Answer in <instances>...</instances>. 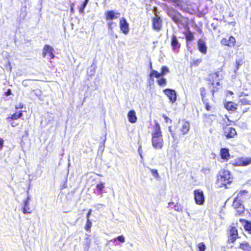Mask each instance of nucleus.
<instances>
[{"label": "nucleus", "instance_id": "9b49d317", "mask_svg": "<svg viewBox=\"0 0 251 251\" xmlns=\"http://www.w3.org/2000/svg\"><path fill=\"white\" fill-rule=\"evenodd\" d=\"M194 200L195 203L198 205L203 204L205 198L202 190L200 189L194 191Z\"/></svg>", "mask_w": 251, "mask_h": 251}, {"label": "nucleus", "instance_id": "6e6d98bb", "mask_svg": "<svg viewBox=\"0 0 251 251\" xmlns=\"http://www.w3.org/2000/svg\"><path fill=\"white\" fill-rule=\"evenodd\" d=\"M199 32L200 33H201V32H202V30H201V29H199Z\"/></svg>", "mask_w": 251, "mask_h": 251}, {"label": "nucleus", "instance_id": "79ce46f5", "mask_svg": "<svg viewBox=\"0 0 251 251\" xmlns=\"http://www.w3.org/2000/svg\"><path fill=\"white\" fill-rule=\"evenodd\" d=\"M33 92L38 97H40L42 95V91L39 89H36L33 90Z\"/></svg>", "mask_w": 251, "mask_h": 251}, {"label": "nucleus", "instance_id": "4be33fe9", "mask_svg": "<svg viewBox=\"0 0 251 251\" xmlns=\"http://www.w3.org/2000/svg\"><path fill=\"white\" fill-rule=\"evenodd\" d=\"M239 222L242 224L244 229L251 234V222L244 219H240Z\"/></svg>", "mask_w": 251, "mask_h": 251}, {"label": "nucleus", "instance_id": "de8ad7c7", "mask_svg": "<svg viewBox=\"0 0 251 251\" xmlns=\"http://www.w3.org/2000/svg\"><path fill=\"white\" fill-rule=\"evenodd\" d=\"M12 94L11 91L10 89H7L6 92H5V96H8Z\"/></svg>", "mask_w": 251, "mask_h": 251}, {"label": "nucleus", "instance_id": "4468645a", "mask_svg": "<svg viewBox=\"0 0 251 251\" xmlns=\"http://www.w3.org/2000/svg\"><path fill=\"white\" fill-rule=\"evenodd\" d=\"M120 28L124 34H127L129 31V25L126 19L123 17L120 19L119 22Z\"/></svg>", "mask_w": 251, "mask_h": 251}, {"label": "nucleus", "instance_id": "5fc2aeb1", "mask_svg": "<svg viewBox=\"0 0 251 251\" xmlns=\"http://www.w3.org/2000/svg\"><path fill=\"white\" fill-rule=\"evenodd\" d=\"M11 125L12 127H15V126H16V125H15L14 123H11Z\"/></svg>", "mask_w": 251, "mask_h": 251}, {"label": "nucleus", "instance_id": "aec40b11", "mask_svg": "<svg viewBox=\"0 0 251 251\" xmlns=\"http://www.w3.org/2000/svg\"><path fill=\"white\" fill-rule=\"evenodd\" d=\"M224 107L228 111L235 112L237 111L236 103L232 101H225L224 103Z\"/></svg>", "mask_w": 251, "mask_h": 251}, {"label": "nucleus", "instance_id": "a19ab883", "mask_svg": "<svg viewBox=\"0 0 251 251\" xmlns=\"http://www.w3.org/2000/svg\"><path fill=\"white\" fill-rule=\"evenodd\" d=\"M162 117L164 119L165 122L166 123L171 124L172 123V120L171 119H170L168 117H167L166 115L163 114L162 115Z\"/></svg>", "mask_w": 251, "mask_h": 251}, {"label": "nucleus", "instance_id": "7ed1b4c3", "mask_svg": "<svg viewBox=\"0 0 251 251\" xmlns=\"http://www.w3.org/2000/svg\"><path fill=\"white\" fill-rule=\"evenodd\" d=\"M178 123L180 125L179 128V133L177 131L173 130L172 129L171 126L169 127V131L174 140H178L181 136L187 134L191 128L190 122L184 119H179Z\"/></svg>", "mask_w": 251, "mask_h": 251}, {"label": "nucleus", "instance_id": "cd10ccee", "mask_svg": "<svg viewBox=\"0 0 251 251\" xmlns=\"http://www.w3.org/2000/svg\"><path fill=\"white\" fill-rule=\"evenodd\" d=\"M238 248L243 251H251V245L247 241L239 243Z\"/></svg>", "mask_w": 251, "mask_h": 251}, {"label": "nucleus", "instance_id": "20e7f679", "mask_svg": "<svg viewBox=\"0 0 251 251\" xmlns=\"http://www.w3.org/2000/svg\"><path fill=\"white\" fill-rule=\"evenodd\" d=\"M219 76V72H214L210 74L207 79V80L209 82L208 83V87L213 96L214 95V93L217 92L220 88V82L218 81H216Z\"/></svg>", "mask_w": 251, "mask_h": 251}, {"label": "nucleus", "instance_id": "f03ea898", "mask_svg": "<svg viewBox=\"0 0 251 251\" xmlns=\"http://www.w3.org/2000/svg\"><path fill=\"white\" fill-rule=\"evenodd\" d=\"M163 139L160 126L155 123L151 132V144L156 149H161L163 146Z\"/></svg>", "mask_w": 251, "mask_h": 251}, {"label": "nucleus", "instance_id": "a18cd8bd", "mask_svg": "<svg viewBox=\"0 0 251 251\" xmlns=\"http://www.w3.org/2000/svg\"><path fill=\"white\" fill-rule=\"evenodd\" d=\"M235 63H236V69H238L239 67L242 64V60H236Z\"/></svg>", "mask_w": 251, "mask_h": 251}, {"label": "nucleus", "instance_id": "4d7b16f0", "mask_svg": "<svg viewBox=\"0 0 251 251\" xmlns=\"http://www.w3.org/2000/svg\"><path fill=\"white\" fill-rule=\"evenodd\" d=\"M99 176H102L100 175H98Z\"/></svg>", "mask_w": 251, "mask_h": 251}, {"label": "nucleus", "instance_id": "864d4df0", "mask_svg": "<svg viewBox=\"0 0 251 251\" xmlns=\"http://www.w3.org/2000/svg\"><path fill=\"white\" fill-rule=\"evenodd\" d=\"M89 1V0H84L83 2L84 3V4H87V3H88Z\"/></svg>", "mask_w": 251, "mask_h": 251}, {"label": "nucleus", "instance_id": "c03bdc74", "mask_svg": "<svg viewBox=\"0 0 251 251\" xmlns=\"http://www.w3.org/2000/svg\"><path fill=\"white\" fill-rule=\"evenodd\" d=\"M24 107H25V105H24V103L20 102L19 103L18 105H15V109L18 110L19 109H23L24 108Z\"/></svg>", "mask_w": 251, "mask_h": 251}, {"label": "nucleus", "instance_id": "a878e982", "mask_svg": "<svg viewBox=\"0 0 251 251\" xmlns=\"http://www.w3.org/2000/svg\"><path fill=\"white\" fill-rule=\"evenodd\" d=\"M23 113L22 111L16 112L12 114L10 117L7 118V121L10 122V120H17L23 117Z\"/></svg>", "mask_w": 251, "mask_h": 251}, {"label": "nucleus", "instance_id": "58836bf2", "mask_svg": "<svg viewBox=\"0 0 251 251\" xmlns=\"http://www.w3.org/2000/svg\"><path fill=\"white\" fill-rule=\"evenodd\" d=\"M197 247L199 249L198 251H205L206 247L204 243L201 242L198 244Z\"/></svg>", "mask_w": 251, "mask_h": 251}, {"label": "nucleus", "instance_id": "a211bd4d", "mask_svg": "<svg viewBox=\"0 0 251 251\" xmlns=\"http://www.w3.org/2000/svg\"><path fill=\"white\" fill-rule=\"evenodd\" d=\"M164 93L167 96L172 103H174L176 100V94L174 90L166 89L163 90Z\"/></svg>", "mask_w": 251, "mask_h": 251}, {"label": "nucleus", "instance_id": "7c9ffc66", "mask_svg": "<svg viewBox=\"0 0 251 251\" xmlns=\"http://www.w3.org/2000/svg\"><path fill=\"white\" fill-rule=\"evenodd\" d=\"M161 76H162L161 73H159L156 70H152L150 74V77L153 76L155 78H159Z\"/></svg>", "mask_w": 251, "mask_h": 251}, {"label": "nucleus", "instance_id": "f704fd0d", "mask_svg": "<svg viewBox=\"0 0 251 251\" xmlns=\"http://www.w3.org/2000/svg\"><path fill=\"white\" fill-rule=\"evenodd\" d=\"M97 190L98 191V193H101V191L104 188V183L102 182H100L99 184H97L96 185Z\"/></svg>", "mask_w": 251, "mask_h": 251}, {"label": "nucleus", "instance_id": "4c0bfd02", "mask_svg": "<svg viewBox=\"0 0 251 251\" xmlns=\"http://www.w3.org/2000/svg\"><path fill=\"white\" fill-rule=\"evenodd\" d=\"M150 171H151V172L152 175L156 179H159V174H158L157 170L154 169H151Z\"/></svg>", "mask_w": 251, "mask_h": 251}, {"label": "nucleus", "instance_id": "603ef678", "mask_svg": "<svg viewBox=\"0 0 251 251\" xmlns=\"http://www.w3.org/2000/svg\"><path fill=\"white\" fill-rule=\"evenodd\" d=\"M89 1V0H84L83 2L84 3V4H87V3H88Z\"/></svg>", "mask_w": 251, "mask_h": 251}, {"label": "nucleus", "instance_id": "1a4fd4ad", "mask_svg": "<svg viewBox=\"0 0 251 251\" xmlns=\"http://www.w3.org/2000/svg\"><path fill=\"white\" fill-rule=\"evenodd\" d=\"M223 130V135L226 139H234L237 136V132L234 127L225 126Z\"/></svg>", "mask_w": 251, "mask_h": 251}, {"label": "nucleus", "instance_id": "dca6fc26", "mask_svg": "<svg viewBox=\"0 0 251 251\" xmlns=\"http://www.w3.org/2000/svg\"><path fill=\"white\" fill-rule=\"evenodd\" d=\"M215 114H206L203 115V122L205 126H209L212 125L213 121L216 119Z\"/></svg>", "mask_w": 251, "mask_h": 251}, {"label": "nucleus", "instance_id": "6ab92c4d", "mask_svg": "<svg viewBox=\"0 0 251 251\" xmlns=\"http://www.w3.org/2000/svg\"><path fill=\"white\" fill-rule=\"evenodd\" d=\"M220 155L223 160L226 161H228L230 158L229 149L226 148H221L220 151Z\"/></svg>", "mask_w": 251, "mask_h": 251}, {"label": "nucleus", "instance_id": "ddd939ff", "mask_svg": "<svg viewBox=\"0 0 251 251\" xmlns=\"http://www.w3.org/2000/svg\"><path fill=\"white\" fill-rule=\"evenodd\" d=\"M232 206L236 211V215L241 216L244 213L245 208L242 202L233 200Z\"/></svg>", "mask_w": 251, "mask_h": 251}, {"label": "nucleus", "instance_id": "423d86ee", "mask_svg": "<svg viewBox=\"0 0 251 251\" xmlns=\"http://www.w3.org/2000/svg\"><path fill=\"white\" fill-rule=\"evenodd\" d=\"M227 243H234L237 239L239 238V234L237 228L232 226H230L227 230Z\"/></svg>", "mask_w": 251, "mask_h": 251}, {"label": "nucleus", "instance_id": "6e6552de", "mask_svg": "<svg viewBox=\"0 0 251 251\" xmlns=\"http://www.w3.org/2000/svg\"><path fill=\"white\" fill-rule=\"evenodd\" d=\"M200 91L201 100L204 104L205 109L207 111H212L214 109V107L213 105L207 101L206 98L207 92L205 88L203 87L200 88Z\"/></svg>", "mask_w": 251, "mask_h": 251}, {"label": "nucleus", "instance_id": "2f4dec72", "mask_svg": "<svg viewBox=\"0 0 251 251\" xmlns=\"http://www.w3.org/2000/svg\"><path fill=\"white\" fill-rule=\"evenodd\" d=\"M92 224L90 219L86 220V225L84 226L85 229L89 232L91 231V228L92 227Z\"/></svg>", "mask_w": 251, "mask_h": 251}, {"label": "nucleus", "instance_id": "72a5a7b5", "mask_svg": "<svg viewBox=\"0 0 251 251\" xmlns=\"http://www.w3.org/2000/svg\"><path fill=\"white\" fill-rule=\"evenodd\" d=\"M157 83L160 86H165L167 84V81L165 78L162 77L157 80Z\"/></svg>", "mask_w": 251, "mask_h": 251}, {"label": "nucleus", "instance_id": "f8f14e48", "mask_svg": "<svg viewBox=\"0 0 251 251\" xmlns=\"http://www.w3.org/2000/svg\"><path fill=\"white\" fill-rule=\"evenodd\" d=\"M220 43L224 46L232 48L235 47L236 41L234 36H230L228 38H223L220 41Z\"/></svg>", "mask_w": 251, "mask_h": 251}, {"label": "nucleus", "instance_id": "37998d69", "mask_svg": "<svg viewBox=\"0 0 251 251\" xmlns=\"http://www.w3.org/2000/svg\"><path fill=\"white\" fill-rule=\"evenodd\" d=\"M87 4H84V2L80 5V7L79 8V12L80 13H83L84 9L86 7V6Z\"/></svg>", "mask_w": 251, "mask_h": 251}, {"label": "nucleus", "instance_id": "e433bc0d", "mask_svg": "<svg viewBox=\"0 0 251 251\" xmlns=\"http://www.w3.org/2000/svg\"><path fill=\"white\" fill-rule=\"evenodd\" d=\"M202 61V59L201 58H200V59H196V60H193L191 63V64H190V66L191 67H196V66H198V65H199V64L201 63V62Z\"/></svg>", "mask_w": 251, "mask_h": 251}, {"label": "nucleus", "instance_id": "c9c22d12", "mask_svg": "<svg viewBox=\"0 0 251 251\" xmlns=\"http://www.w3.org/2000/svg\"><path fill=\"white\" fill-rule=\"evenodd\" d=\"M117 240H118L121 243H123L125 242V237L123 235H121L117 237L114 238L112 241L113 242H115Z\"/></svg>", "mask_w": 251, "mask_h": 251}, {"label": "nucleus", "instance_id": "b1692460", "mask_svg": "<svg viewBox=\"0 0 251 251\" xmlns=\"http://www.w3.org/2000/svg\"><path fill=\"white\" fill-rule=\"evenodd\" d=\"M127 117L129 122L130 123L134 124L137 122V117L136 115V112L134 110H130L127 113Z\"/></svg>", "mask_w": 251, "mask_h": 251}, {"label": "nucleus", "instance_id": "39448f33", "mask_svg": "<svg viewBox=\"0 0 251 251\" xmlns=\"http://www.w3.org/2000/svg\"><path fill=\"white\" fill-rule=\"evenodd\" d=\"M120 12H116L114 10H107L104 13L105 19L106 21H110L107 23L109 29L112 28V25L114 24L111 22L112 20L118 19L120 17Z\"/></svg>", "mask_w": 251, "mask_h": 251}, {"label": "nucleus", "instance_id": "393cba45", "mask_svg": "<svg viewBox=\"0 0 251 251\" xmlns=\"http://www.w3.org/2000/svg\"><path fill=\"white\" fill-rule=\"evenodd\" d=\"M183 34L185 35L187 42H191L194 40L195 37L194 33L189 30L188 27L187 28V29L183 32Z\"/></svg>", "mask_w": 251, "mask_h": 251}, {"label": "nucleus", "instance_id": "8fccbe9b", "mask_svg": "<svg viewBox=\"0 0 251 251\" xmlns=\"http://www.w3.org/2000/svg\"><path fill=\"white\" fill-rule=\"evenodd\" d=\"M70 9H71V13H74V4L73 3H71L70 4Z\"/></svg>", "mask_w": 251, "mask_h": 251}, {"label": "nucleus", "instance_id": "c756f323", "mask_svg": "<svg viewBox=\"0 0 251 251\" xmlns=\"http://www.w3.org/2000/svg\"><path fill=\"white\" fill-rule=\"evenodd\" d=\"M236 105L237 111H236L235 112L238 113L243 114L248 111V110L249 109V108L244 107L243 105L241 104V103H239V102L237 103H236Z\"/></svg>", "mask_w": 251, "mask_h": 251}, {"label": "nucleus", "instance_id": "f257e3e1", "mask_svg": "<svg viewBox=\"0 0 251 251\" xmlns=\"http://www.w3.org/2000/svg\"><path fill=\"white\" fill-rule=\"evenodd\" d=\"M233 177L231 173L228 170H221L216 176L215 184L218 188L227 189L233 182Z\"/></svg>", "mask_w": 251, "mask_h": 251}, {"label": "nucleus", "instance_id": "bb28decb", "mask_svg": "<svg viewBox=\"0 0 251 251\" xmlns=\"http://www.w3.org/2000/svg\"><path fill=\"white\" fill-rule=\"evenodd\" d=\"M170 16L172 20L176 24H178L181 23L180 14L178 12L174 11V14H170Z\"/></svg>", "mask_w": 251, "mask_h": 251}, {"label": "nucleus", "instance_id": "ea45409f", "mask_svg": "<svg viewBox=\"0 0 251 251\" xmlns=\"http://www.w3.org/2000/svg\"><path fill=\"white\" fill-rule=\"evenodd\" d=\"M169 72V69L166 66H162L161 68V74L162 75H164Z\"/></svg>", "mask_w": 251, "mask_h": 251}, {"label": "nucleus", "instance_id": "2eb2a0df", "mask_svg": "<svg viewBox=\"0 0 251 251\" xmlns=\"http://www.w3.org/2000/svg\"><path fill=\"white\" fill-rule=\"evenodd\" d=\"M152 27L153 29L158 31L162 28V20L157 15H155L152 20Z\"/></svg>", "mask_w": 251, "mask_h": 251}, {"label": "nucleus", "instance_id": "473e14b6", "mask_svg": "<svg viewBox=\"0 0 251 251\" xmlns=\"http://www.w3.org/2000/svg\"><path fill=\"white\" fill-rule=\"evenodd\" d=\"M238 102L243 105L244 107L246 105H250L251 101L246 99H242L239 100Z\"/></svg>", "mask_w": 251, "mask_h": 251}, {"label": "nucleus", "instance_id": "5701e85b", "mask_svg": "<svg viewBox=\"0 0 251 251\" xmlns=\"http://www.w3.org/2000/svg\"><path fill=\"white\" fill-rule=\"evenodd\" d=\"M198 48L201 53L204 54L206 53L207 48L204 41L201 39L198 41Z\"/></svg>", "mask_w": 251, "mask_h": 251}, {"label": "nucleus", "instance_id": "3c124183", "mask_svg": "<svg viewBox=\"0 0 251 251\" xmlns=\"http://www.w3.org/2000/svg\"><path fill=\"white\" fill-rule=\"evenodd\" d=\"M233 94V92L231 91H226V95H232Z\"/></svg>", "mask_w": 251, "mask_h": 251}, {"label": "nucleus", "instance_id": "9d476101", "mask_svg": "<svg viewBox=\"0 0 251 251\" xmlns=\"http://www.w3.org/2000/svg\"><path fill=\"white\" fill-rule=\"evenodd\" d=\"M251 197V194L246 190H240L233 200L240 202H244Z\"/></svg>", "mask_w": 251, "mask_h": 251}, {"label": "nucleus", "instance_id": "49530a36", "mask_svg": "<svg viewBox=\"0 0 251 251\" xmlns=\"http://www.w3.org/2000/svg\"><path fill=\"white\" fill-rule=\"evenodd\" d=\"M91 212H92V209H89L88 212L86 215V218L87 220L90 219V216L91 214Z\"/></svg>", "mask_w": 251, "mask_h": 251}, {"label": "nucleus", "instance_id": "412c9836", "mask_svg": "<svg viewBox=\"0 0 251 251\" xmlns=\"http://www.w3.org/2000/svg\"><path fill=\"white\" fill-rule=\"evenodd\" d=\"M30 199L27 197L24 202V206L23 207V212L24 214H31L32 213V210L30 207L29 201Z\"/></svg>", "mask_w": 251, "mask_h": 251}, {"label": "nucleus", "instance_id": "09e8293b", "mask_svg": "<svg viewBox=\"0 0 251 251\" xmlns=\"http://www.w3.org/2000/svg\"><path fill=\"white\" fill-rule=\"evenodd\" d=\"M4 140L2 138H0V150H1L3 146Z\"/></svg>", "mask_w": 251, "mask_h": 251}, {"label": "nucleus", "instance_id": "c85d7f7f", "mask_svg": "<svg viewBox=\"0 0 251 251\" xmlns=\"http://www.w3.org/2000/svg\"><path fill=\"white\" fill-rule=\"evenodd\" d=\"M171 45L173 50L179 49L180 47V45L179 44L176 37L175 35L171 36Z\"/></svg>", "mask_w": 251, "mask_h": 251}, {"label": "nucleus", "instance_id": "0eeeda50", "mask_svg": "<svg viewBox=\"0 0 251 251\" xmlns=\"http://www.w3.org/2000/svg\"><path fill=\"white\" fill-rule=\"evenodd\" d=\"M229 164L235 167L246 166L251 164V157L244 158L243 157H239L234 161H231Z\"/></svg>", "mask_w": 251, "mask_h": 251}, {"label": "nucleus", "instance_id": "f3484780", "mask_svg": "<svg viewBox=\"0 0 251 251\" xmlns=\"http://www.w3.org/2000/svg\"><path fill=\"white\" fill-rule=\"evenodd\" d=\"M47 55H49L50 59H52L54 57V55L53 53V49L49 45H45L42 52V56L44 58Z\"/></svg>", "mask_w": 251, "mask_h": 251}]
</instances>
